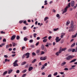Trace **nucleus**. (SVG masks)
Listing matches in <instances>:
<instances>
[{
  "instance_id": "f257e3e1",
  "label": "nucleus",
  "mask_w": 77,
  "mask_h": 77,
  "mask_svg": "<svg viewBox=\"0 0 77 77\" xmlns=\"http://www.w3.org/2000/svg\"><path fill=\"white\" fill-rule=\"evenodd\" d=\"M67 6H66L64 8V10L62 13V14H64V13H66V12H67V11H68V9L69 8H70V7H71V3H69L67 5Z\"/></svg>"
},
{
  "instance_id": "f03ea898",
  "label": "nucleus",
  "mask_w": 77,
  "mask_h": 77,
  "mask_svg": "<svg viewBox=\"0 0 77 77\" xmlns=\"http://www.w3.org/2000/svg\"><path fill=\"white\" fill-rule=\"evenodd\" d=\"M25 56H26V58L27 59L29 58L30 57V53H26L25 54H24L22 57V58L23 59L25 57Z\"/></svg>"
},
{
  "instance_id": "7ed1b4c3",
  "label": "nucleus",
  "mask_w": 77,
  "mask_h": 77,
  "mask_svg": "<svg viewBox=\"0 0 77 77\" xmlns=\"http://www.w3.org/2000/svg\"><path fill=\"white\" fill-rule=\"evenodd\" d=\"M73 57H74V56H72V55L69 56L66 58V60H70L71 59V58H73Z\"/></svg>"
},
{
  "instance_id": "20e7f679",
  "label": "nucleus",
  "mask_w": 77,
  "mask_h": 77,
  "mask_svg": "<svg viewBox=\"0 0 77 77\" xmlns=\"http://www.w3.org/2000/svg\"><path fill=\"white\" fill-rule=\"evenodd\" d=\"M60 40H61V38H59V37H56L55 39V40L56 41V42H59Z\"/></svg>"
},
{
  "instance_id": "39448f33",
  "label": "nucleus",
  "mask_w": 77,
  "mask_h": 77,
  "mask_svg": "<svg viewBox=\"0 0 77 77\" xmlns=\"http://www.w3.org/2000/svg\"><path fill=\"white\" fill-rule=\"evenodd\" d=\"M75 5V2H74V1H72L71 2V6L72 7H73V6H74V5Z\"/></svg>"
},
{
  "instance_id": "423d86ee",
  "label": "nucleus",
  "mask_w": 77,
  "mask_h": 77,
  "mask_svg": "<svg viewBox=\"0 0 77 77\" xmlns=\"http://www.w3.org/2000/svg\"><path fill=\"white\" fill-rule=\"evenodd\" d=\"M71 27L72 29H74V23L73 21H71Z\"/></svg>"
},
{
  "instance_id": "0eeeda50",
  "label": "nucleus",
  "mask_w": 77,
  "mask_h": 77,
  "mask_svg": "<svg viewBox=\"0 0 77 77\" xmlns=\"http://www.w3.org/2000/svg\"><path fill=\"white\" fill-rule=\"evenodd\" d=\"M15 37H16L15 35H13L11 38V40H14V39L15 38Z\"/></svg>"
},
{
  "instance_id": "6e6552de",
  "label": "nucleus",
  "mask_w": 77,
  "mask_h": 77,
  "mask_svg": "<svg viewBox=\"0 0 77 77\" xmlns=\"http://www.w3.org/2000/svg\"><path fill=\"white\" fill-rule=\"evenodd\" d=\"M77 60V59H75L73 60H72L69 63H72V62H75Z\"/></svg>"
},
{
  "instance_id": "1a4fd4ad",
  "label": "nucleus",
  "mask_w": 77,
  "mask_h": 77,
  "mask_svg": "<svg viewBox=\"0 0 77 77\" xmlns=\"http://www.w3.org/2000/svg\"><path fill=\"white\" fill-rule=\"evenodd\" d=\"M33 67L32 66L30 67L28 69V70L29 71H30L33 69Z\"/></svg>"
},
{
  "instance_id": "9d476101",
  "label": "nucleus",
  "mask_w": 77,
  "mask_h": 77,
  "mask_svg": "<svg viewBox=\"0 0 77 77\" xmlns=\"http://www.w3.org/2000/svg\"><path fill=\"white\" fill-rule=\"evenodd\" d=\"M8 73V71H5V72H4L2 75H3V76H5V75H6V74H7Z\"/></svg>"
},
{
  "instance_id": "9b49d317",
  "label": "nucleus",
  "mask_w": 77,
  "mask_h": 77,
  "mask_svg": "<svg viewBox=\"0 0 77 77\" xmlns=\"http://www.w3.org/2000/svg\"><path fill=\"white\" fill-rule=\"evenodd\" d=\"M12 44L13 47H15V46H17V44L13 42Z\"/></svg>"
},
{
  "instance_id": "f8f14e48",
  "label": "nucleus",
  "mask_w": 77,
  "mask_h": 77,
  "mask_svg": "<svg viewBox=\"0 0 77 77\" xmlns=\"http://www.w3.org/2000/svg\"><path fill=\"white\" fill-rule=\"evenodd\" d=\"M69 24H70V21L68 20L67 21V22L66 24V26H68V25Z\"/></svg>"
},
{
  "instance_id": "ddd939ff",
  "label": "nucleus",
  "mask_w": 77,
  "mask_h": 77,
  "mask_svg": "<svg viewBox=\"0 0 77 77\" xmlns=\"http://www.w3.org/2000/svg\"><path fill=\"white\" fill-rule=\"evenodd\" d=\"M56 17L58 18V19H60V15H59V14H57L56 15Z\"/></svg>"
},
{
  "instance_id": "4468645a",
  "label": "nucleus",
  "mask_w": 77,
  "mask_h": 77,
  "mask_svg": "<svg viewBox=\"0 0 77 77\" xmlns=\"http://www.w3.org/2000/svg\"><path fill=\"white\" fill-rule=\"evenodd\" d=\"M13 71V70L12 69L10 70L8 72V74H11L12 72Z\"/></svg>"
},
{
  "instance_id": "2eb2a0df",
  "label": "nucleus",
  "mask_w": 77,
  "mask_h": 77,
  "mask_svg": "<svg viewBox=\"0 0 77 77\" xmlns=\"http://www.w3.org/2000/svg\"><path fill=\"white\" fill-rule=\"evenodd\" d=\"M48 19H49V18H48V17H45L44 18V21H45L46 20H48Z\"/></svg>"
},
{
  "instance_id": "dca6fc26",
  "label": "nucleus",
  "mask_w": 77,
  "mask_h": 77,
  "mask_svg": "<svg viewBox=\"0 0 77 77\" xmlns=\"http://www.w3.org/2000/svg\"><path fill=\"white\" fill-rule=\"evenodd\" d=\"M14 64V66H18V65L17 64V63H13Z\"/></svg>"
},
{
  "instance_id": "f3484780",
  "label": "nucleus",
  "mask_w": 77,
  "mask_h": 77,
  "mask_svg": "<svg viewBox=\"0 0 77 77\" xmlns=\"http://www.w3.org/2000/svg\"><path fill=\"white\" fill-rule=\"evenodd\" d=\"M26 62L25 61H24V62H22L21 63V65H25V64H26Z\"/></svg>"
},
{
  "instance_id": "a211bd4d",
  "label": "nucleus",
  "mask_w": 77,
  "mask_h": 77,
  "mask_svg": "<svg viewBox=\"0 0 77 77\" xmlns=\"http://www.w3.org/2000/svg\"><path fill=\"white\" fill-rule=\"evenodd\" d=\"M77 32L74 35H73L72 36V38H75V37L77 36Z\"/></svg>"
},
{
  "instance_id": "6ab92c4d",
  "label": "nucleus",
  "mask_w": 77,
  "mask_h": 77,
  "mask_svg": "<svg viewBox=\"0 0 77 77\" xmlns=\"http://www.w3.org/2000/svg\"><path fill=\"white\" fill-rule=\"evenodd\" d=\"M23 39L24 41H27L28 39V38H26V37H25Z\"/></svg>"
},
{
  "instance_id": "aec40b11",
  "label": "nucleus",
  "mask_w": 77,
  "mask_h": 77,
  "mask_svg": "<svg viewBox=\"0 0 77 77\" xmlns=\"http://www.w3.org/2000/svg\"><path fill=\"white\" fill-rule=\"evenodd\" d=\"M75 43H74L72 45H71V47H74L75 46Z\"/></svg>"
},
{
  "instance_id": "412c9836",
  "label": "nucleus",
  "mask_w": 77,
  "mask_h": 77,
  "mask_svg": "<svg viewBox=\"0 0 77 77\" xmlns=\"http://www.w3.org/2000/svg\"><path fill=\"white\" fill-rule=\"evenodd\" d=\"M65 64H66V62H63L61 64V66H63V65H65Z\"/></svg>"
},
{
  "instance_id": "4be33fe9",
  "label": "nucleus",
  "mask_w": 77,
  "mask_h": 77,
  "mask_svg": "<svg viewBox=\"0 0 77 77\" xmlns=\"http://www.w3.org/2000/svg\"><path fill=\"white\" fill-rule=\"evenodd\" d=\"M47 41V39H45L43 41V42H46Z\"/></svg>"
},
{
  "instance_id": "5701e85b",
  "label": "nucleus",
  "mask_w": 77,
  "mask_h": 77,
  "mask_svg": "<svg viewBox=\"0 0 77 77\" xmlns=\"http://www.w3.org/2000/svg\"><path fill=\"white\" fill-rule=\"evenodd\" d=\"M58 29H59V28H57L54 29L53 31H54V32L57 31V30H58Z\"/></svg>"
},
{
  "instance_id": "b1692460",
  "label": "nucleus",
  "mask_w": 77,
  "mask_h": 77,
  "mask_svg": "<svg viewBox=\"0 0 77 77\" xmlns=\"http://www.w3.org/2000/svg\"><path fill=\"white\" fill-rule=\"evenodd\" d=\"M42 49L43 50L44 49V46L43 45H42Z\"/></svg>"
},
{
  "instance_id": "393cba45",
  "label": "nucleus",
  "mask_w": 77,
  "mask_h": 77,
  "mask_svg": "<svg viewBox=\"0 0 77 77\" xmlns=\"http://www.w3.org/2000/svg\"><path fill=\"white\" fill-rule=\"evenodd\" d=\"M36 59H34L32 62V63H35V62H36Z\"/></svg>"
},
{
  "instance_id": "a878e982",
  "label": "nucleus",
  "mask_w": 77,
  "mask_h": 77,
  "mask_svg": "<svg viewBox=\"0 0 77 77\" xmlns=\"http://www.w3.org/2000/svg\"><path fill=\"white\" fill-rule=\"evenodd\" d=\"M72 48L69 49L68 50V52H71V51H72Z\"/></svg>"
},
{
  "instance_id": "bb28decb",
  "label": "nucleus",
  "mask_w": 77,
  "mask_h": 77,
  "mask_svg": "<svg viewBox=\"0 0 77 77\" xmlns=\"http://www.w3.org/2000/svg\"><path fill=\"white\" fill-rule=\"evenodd\" d=\"M66 49H67V48H63L62 50V51H65L66 50Z\"/></svg>"
},
{
  "instance_id": "cd10ccee",
  "label": "nucleus",
  "mask_w": 77,
  "mask_h": 77,
  "mask_svg": "<svg viewBox=\"0 0 77 77\" xmlns=\"http://www.w3.org/2000/svg\"><path fill=\"white\" fill-rule=\"evenodd\" d=\"M57 74H58L57 72H55V73H54L53 74V75L55 76H56V75H57Z\"/></svg>"
},
{
  "instance_id": "c85d7f7f",
  "label": "nucleus",
  "mask_w": 77,
  "mask_h": 77,
  "mask_svg": "<svg viewBox=\"0 0 77 77\" xmlns=\"http://www.w3.org/2000/svg\"><path fill=\"white\" fill-rule=\"evenodd\" d=\"M47 59V56H45L43 57V60H45Z\"/></svg>"
},
{
  "instance_id": "c756f323",
  "label": "nucleus",
  "mask_w": 77,
  "mask_h": 77,
  "mask_svg": "<svg viewBox=\"0 0 77 77\" xmlns=\"http://www.w3.org/2000/svg\"><path fill=\"white\" fill-rule=\"evenodd\" d=\"M45 53V52H44L43 51H42L40 55H42V54H44Z\"/></svg>"
},
{
  "instance_id": "7c9ffc66",
  "label": "nucleus",
  "mask_w": 77,
  "mask_h": 77,
  "mask_svg": "<svg viewBox=\"0 0 77 77\" xmlns=\"http://www.w3.org/2000/svg\"><path fill=\"white\" fill-rule=\"evenodd\" d=\"M26 71H27V70L25 69L23 71H22V72H23V73H25V72H26Z\"/></svg>"
},
{
  "instance_id": "2f4dec72",
  "label": "nucleus",
  "mask_w": 77,
  "mask_h": 77,
  "mask_svg": "<svg viewBox=\"0 0 77 77\" xmlns=\"http://www.w3.org/2000/svg\"><path fill=\"white\" fill-rule=\"evenodd\" d=\"M37 35V34L36 33H34L33 34V36L34 38H36V36Z\"/></svg>"
},
{
  "instance_id": "473e14b6",
  "label": "nucleus",
  "mask_w": 77,
  "mask_h": 77,
  "mask_svg": "<svg viewBox=\"0 0 77 77\" xmlns=\"http://www.w3.org/2000/svg\"><path fill=\"white\" fill-rule=\"evenodd\" d=\"M39 51H39V50H37V51H36V53L37 54H38V53H39Z\"/></svg>"
},
{
  "instance_id": "72a5a7b5",
  "label": "nucleus",
  "mask_w": 77,
  "mask_h": 77,
  "mask_svg": "<svg viewBox=\"0 0 77 77\" xmlns=\"http://www.w3.org/2000/svg\"><path fill=\"white\" fill-rule=\"evenodd\" d=\"M44 68H45V66L43 65L42 67L41 68V69H42V70H43Z\"/></svg>"
},
{
  "instance_id": "f704fd0d",
  "label": "nucleus",
  "mask_w": 77,
  "mask_h": 77,
  "mask_svg": "<svg viewBox=\"0 0 77 77\" xmlns=\"http://www.w3.org/2000/svg\"><path fill=\"white\" fill-rule=\"evenodd\" d=\"M59 54H60V53H59V52H57L56 53V55L57 56H59Z\"/></svg>"
},
{
  "instance_id": "c9c22d12",
  "label": "nucleus",
  "mask_w": 77,
  "mask_h": 77,
  "mask_svg": "<svg viewBox=\"0 0 77 77\" xmlns=\"http://www.w3.org/2000/svg\"><path fill=\"white\" fill-rule=\"evenodd\" d=\"M33 40L32 39H31L29 41V42L30 43H32V42H33Z\"/></svg>"
},
{
  "instance_id": "e433bc0d",
  "label": "nucleus",
  "mask_w": 77,
  "mask_h": 77,
  "mask_svg": "<svg viewBox=\"0 0 77 77\" xmlns=\"http://www.w3.org/2000/svg\"><path fill=\"white\" fill-rule=\"evenodd\" d=\"M26 75H27V74H24L22 76V77H25V76H26Z\"/></svg>"
},
{
  "instance_id": "4c0bfd02",
  "label": "nucleus",
  "mask_w": 77,
  "mask_h": 77,
  "mask_svg": "<svg viewBox=\"0 0 77 77\" xmlns=\"http://www.w3.org/2000/svg\"><path fill=\"white\" fill-rule=\"evenodd\" d=\"M48 64L47 63H46L43 65V66H47Z\"/></svg>"
},
{
  "instance_id": "58836bf2",
  "label": "nucleus",
  "mask_w": 77,
  "mask_h": 77,
  "mask_svg": "<svg viewBox=\"0 0 77 77\" xmlns=\"http://www.w3.org/2000/svg\"><path fill=\"white\" fill-rule=\"evenodd\" d=\"M72 52H74V51H75V49H72Z\"/></svg>"
},
{
  "instance_id": "ea45409f",
  "label": "nucleus",
  "mask_w": 77,
  "mask_h": 77,
  "mask_svg": "<svg viewBox=\"0 0 77 77\" xmlns=\"http://www.w3.org/2000/svg\"><path fill=\"white\" fill-rule=\"evenodd\" d=\"M19 39H20V36H17V40H18Z\"/></svg>"
},
{
  "instance_id": "a19ab883",
  "label": "nucleus",
  "mask_w": 77,
  "mask_h": 77,
  "mask_svg": "<svg viewBox=\"0 0 77 77\" xmlns=\"http://www.w3.org/2000/svg\"><path fill=\"white\" fill-rule=\"evenodd\" d=\"M3 42H6V40L5 38H4L3 40Z\"/></svg>"
},
{
  "instance_id": "79ce46f5",
  "label": "nucleus",
  "mask_w": 77,
  "mask_h": 77,
  "mask_svg": "<svg viewBox=\"0 0 77 77\" xmlns=\"http://www.w3.org/2000/svg\"><path fill=\"white\" fill-rule=\"evenodd\" d=\"M16 73H17V74H18V73H20V70H17L16 71Z\"/></svg>"
},
{
  "instance_id": "37998d69",
  "label": "nucleus",
  "mask_w": 77,
  "mask_h": 77,
  "mask_svg": "<svg viewBox=\"0 0 77 77\" xmlns=\"http://www.w3.org/2000/svg\"><path fill=\"white\" fill-rule=\"evenodd\" d=\"M9 45H6V48H9Z\"/></svg>"
},
{
  "instance_id": "c03bdc74",
  "label": "nucleus",
  "mask_w": 77,
  "mask_h": 77,
  "mask_svg": "<svg viewBox=\"0 0 77 77\" xmlns=\"http://www.w3.org/2000/svg\"><path fill=\"white\" fill-rule=\"evenodd\" d=\"M23 29L24 30H26L27 29V27L26 26H24L23 28Z\"/></svg>"
},
{
  "instance_id": "a18cd8bd",
  "label": "nucleus",
  "mask_w": 77,
  "mask_h": 77,
  "mask_svg": "<svg viewBox=\"0 0 77 77\" xmlns=\"http://www.w3.org/2000/svg\"><path fill=\"white\" fill-rule=\"evenodd\" d=\"M64 70H65V71H68V69L67 68H64Z\"/></svg>"
},
{
  "instance_id": "49530a36",
  "label": "nucleus",
  "mask_w": 77,
  "mask_h": 77,
  "mask_svg": "<svg viewBox=\"0 0 77 77\" xmlns=\"http://www.w3.org/2000/svg\"><path fill=\"white\" fill-rule=\"evenodd\" d=\"M48 38V36H46L44 37H43L42 38V39H46V38Z\"/></svg>"
},
{
  "instance_id": "de8ad7c7",
  "label": "nucleus",
  "mask_w": 77,
  "mask_h": 77,
  "mask_svg": "<svg viewBox=\"0 0 77 77\" xmlns=\"http://www.w3.org/2000/svg\"><path fill=\"white\" fill-rule=\"evenodd\" d=\"M32 54L33 56H36V54H35V52H33Z\"/></svg>"
},
{
  "instance_id": "09e8293b",
  "label": "nucleus",
  "mask_w": 77,
  "mask_h": 77,
  "mask_svg": "<svg viewBox=\"0 0 77 77\" xmlns=\"http://www.w3.org/2000/svg\"><path fill=\"white\" fill-rule=\"evenodd\" d=\"M17 62H18V60H15V62L14 63H17Z\"/></svg>"
},
{
  "instance_id": "8fccbe9b",
  "label": "nucleus",
  "mask_w": 77,
  "mask_h": 77,
  "mask_svg": "<svg viewBox=\"0 0 77 77\" xmlns=\"http://www.w3.org/2000/svg\"><path fill=\"white\" fill-rule=\"evenodd\" d=\"M40 60H43V57H40Z\"/></svg>"
},
{
  "instance_id": "3c124183",
  "label": "nucleus",
  "mask_w": 77,
  "mask_h": 77,
  "mask_svg": "<svg viewBox=\"0 0 77 77\" xmlns=\"http://www.w3.org/2000/svg\"><path fill=\"white\" fill-rule=\"evenodd\" d=\"M5 45V43H2L1 44V45L2 46V47H3V45Z\"/></svg>"
},
{
  "instance_id": "603ef678",
  "label": "nucleus",
  "mask_w": 77,
  "mask_h": 77,
  "mask_svg": "<svg viewBox=\"0 0 77 77\" xmlns=\"http://www.w3.org/2000/svg\"><path fill=\"white\" fill-rule=\"evenodd\" d=\"M61 34L62 35H63V36H64L65 35V33H62Z\"/></svg>"
},
{
  "instance_id": "864d4df0",
  "label": "nucleus",
  "mask_w": 77,
  "mask_h": 77,
  "mask_svg": "<svg viewBox=\"0 0 77 77\" xmlns=\"http://www.w3.org/2000/svg\"><path fill=\"white\" fill-rule=\"evenodd\" d=\"M62 50H59V53L60 54L62 52Z\"/></svg>"
},
{
  "instance_id": "5fc2aeb1",
  "label": "nucleus",
  "mask_w": 77,
  "mask_h": 77,
  "mask_svg": "<svg viewBox=\"0 0 77 77\" xmlns=\"http://www.w3.org/2000/svg\"><path fill=\"white\" fill-rule=\"evenodd\" d=\"M52 37H51V36H50L48 37V39L49 40H50V39H51L52 38Z\"/></svg>"
},
{
  "instance_id": "6e6d98bb",
  "label": "nucleus",
  "mask_w": 77,
  "mask_h": 77,
  "mask_svg": "<svg viewBox=\"0 0 77 77\" xmlns=\"http://www.w3.org/2000/svg\"><path fill=\"white\" fill-rule=\"evenodd\" d=\"M4 57H5V58H8V56L7 55H5Z\"/></svg>"
},
{
  "instance_id": "4d7b16f0",
  "label": "nucleus",
  "mask_w": 77,
  "mask_h": 77,
  "mask_svg": "<svg viewBox=\"0 0 77 77\" xmlns=\"http://www.w3.org/2000/svg\"><path fill=\"white\" fill-rule=\"evenodd\" d=\"M1 34L2 33H4V34H5V32H3V31H1Z\"/></svg>"
},
{
  "instance_id": "13d9d810",
  "label": "nucleus",
  "mask_w": 77,
  "mask_h": 77,
  "mask_svg": "<svg viewBox=\"0 0 77 77\" xmlns=\"http://www.w3.org/2000/svg\"><path fill=\"white\" fill-rule=\"evenodd\" d=\"M26 48V47H24V46H23V47L22 48V50H24V48Z\"/></svg>"
},
{
  "instance_id": "bf43d9fd",
  "label": "nucleus",
  "mask_w": 77,
  "mask_h": 77,
  "mask_svg": "<svg viewBox=\"0 0 77 77\" xmlns=\"http://www.w3.org/2000/svg\"><path fill=\"white\" fill-rule=\"evenodd\" d=\"M38 44H39V42H38L36 43L35 45H36V46H38Z\"/></svg>"
},
{
  "instance_id": "052dcab7",
  "label": "nucleus",
  "mask_w": 77,
  "mask_h": 77,
  "mask_svg": "<svg viewBox=\"0 0 77 77\" xmlns=\"http://www.w3.org/2000/svg\"><path fill=\"white\" fill-rule=\"evenodd\" d=\"M48 77H51V74H50L48 75Z\"/></svg>"
},
{
  "instance_id": "680f3d73",
  "label": "nucleus",
  "mask_w": 77,
  "mask_h": 77,
  "mask_svg": "<svg viewBox=\"0 0 77 77\" xmlns=\"http://www.w3.org/2000/svg\"><path fill=\"white\" fill-rule=\"evenodd\" d=\"M9 51H12V48H10L8 49Z\"/></svg>"
},
{
  "instance_id": "e2e57ef3",
  "label": "nucleus",
  "mask_w": 77,
  "mask_h": 77,
  "mask_svg": "<svg viewBox=\"0 0 77 77\" xmlns=\"http://www.w3.org/2000/svg\"><path fill=\"white\" fill-rule=\"evenodd\" d=\"M30 47H31L32 48H34V47H35L34 45H31L30 46Z\"/></svg>"
},
{
  "instance_id": "0e129e2a",
  "label": "nucleus",
  "mask_w": 77,
  "mask_h": 77,
  "mask_svg": "<svg viewBox=\"0 0 77 77\" xmlns=\"http://www.w3.org/2000/svg\"><path fill=\"white\" fill-rule=\"evenodd\" d=\"M37 40H39V39H40V37H38L37 38Z\"/></svg>"
},
{
  "instance_id": "69168bd1",
  "label": "nucleus",
  "mask_w": 77,
  "mask_h": 77,
  "mask_svg": "<svg viewBox=\"0 0 77 77\" xmlns=\"http://www.w3.org/2000/svg\"><path fill=\"white\" fill-rule=\"evenodd\" d=\"M42 65V64H41V62L39 63L38 64V65H39V66H41V65Z\"/></svg>"
},
{
  "instance_id": "338daca9",
  "label": "nucleus",
  "mask_w": 77,
  "mask_h": 77,
  "mask_svg": "<svg viewBox=\"0 0 77 77\" xmlns=\"http://www.w3.org/2000/svg\"><path fill=\"white\" fill-rule=\"evenodd\" d=\"M23 22L22 20L20 21H19V23H20V24H21V23H23Z\"/></svg>"
},
{
  "instance_id": "774afa93",
  "label": "nucleus",
  "mask_w": 77,
  "mask_h": 77,
  "mask_svg": "<svg viewBox=\"0 0 77 77\" xmlns=\"http://www.w3.org/2000/svg\"><path fill=\"white\" fill-rule=\"evenodd\" d=\"M75 52H77V46L76 47V50L75 51Z\"/></svg>"
}]
</instances>
